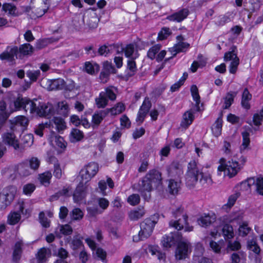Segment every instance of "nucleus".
<instances>
[{
	"label": "nucleus",
	"mask_w": 263,
	"mask_h": 263,
	"mask_svg": "<svg viewBox=\"0 0 263 263\" xmlns=\"http://www.w3.org/2000/svg\"><path fill=\"white\" fill-rule=\"evenodd\" d=\"M15 110H24L30 113L36 114L40 117L49 118L54 111L51 104L41 103L37 100L31 101L27 98L18 97L13 102Z\"/></svg>",
	"instance_id": "obj_1"
},
{
	"label": "nucleus",
	"mask_w": 263,
	"mask_h": 263,
	"mask_svg": "<svg viewBox=\"0 0 263 263\" xmlns=\"http://www.w3.org/2000/svg\"><path fill=\"white\" fill-rule=\"evenodd\" d=\"M199 183L206 187L212 183V179L210 174L207 171H204L203 168L195 161L192 160L188 163L187 171L185 174L186 184L188 186H194L197 182L199 177Z\"/></svg>",
	"instance_id": "obj_2"
},
{
	"label": "nucleus",
	"mask_w": 263,
	"mask_h": 263,
	"mask_svg": "<svg viewBox=\"0 0 263 263\" xmlns=\"http://www.w3.org/2000/svg\"><path fill=\"white\" fill-rule=\"evenodd\" d=\"M161 174L157 170H150L142 179L139 181L137 191L140 192L145 200H148L151 197L150 192L152 190L153 186H157L161 183Z\"/></svg>",
	"instance_id": "obj_3"
},
{
	"label": "nucleus",
	"mask_w": 263,
	"mask_h": 263,
	"mask_svg": "<svg viewBox=\"0 0 263 263\" xmlns=\"http://www.w3.org/2000/svg\"><path fill=\"white\" fill-rule=\"evenodd\" d=\"M220 161L221 164L219 165L217 169L219 175H221V173L223 172L224 176L231 178L235 176L242 168L241 164L233 159L226 162L224 158H221Z\"/></svg>",
	"instance_id": "obj_4"
},
{
	"label": "nucleus",
	"mask_w": 263,
	"mask_h": 263,
	"mask_svg": "<svg viewBox=\"0 0 263 263\" xmlns=\"http://www.w3.org/2000/svg\"><path fill=\"white\" fill-rule=\"evenodd\" d=\"M45 127L55 128L59 133H61L66 128V125L63 118L54 117L48 122H46L44 124H40L36 127L34 130L35 134L40 137H42L43 131Z\"/></svg>",
	"instance_id": "obj_5"
},
{
	"label": "nucleus",
	"mask_w": 263,
	"mask_h": 263,
	"mask_svg": "<svg viewBox=\"0 0 263 263\" xmlns=\"http://www.w3.org/2000/svg\"><path fill=\"white\" fill-rule=\"evenodd\" d=\"M175 220H171L169 222L170 226L174 228L175 229L180 230L185 227V231H192L193 227H187V216L184 214L183 209L181 207L178 208L175 211L172 212Z\"/></svg>",
	"instance_id": "obj_6"
},
{
	"label": "nucleus",
	"mask_w": 263,
	"mask_h": 263,
	"mask_svg": "<svg viewBox=\"0 0 263 263\" xmlns=\"http://www.w3.org/2000/svg\"><path fill=\"white\" fill-rule=\"evenodd\" d=\"M156 222L151 218H146L141 223V230L138 235L133 236V241L138 242L143 240L149 237L152 234Z\"/></svg>",
	"instance_id": "obj_7"
},
{
	"label": "nucleus",
	"mask_w": 263,
	"mask_h": 263,
	"mask_svg": "<svg viewBox=\"0 0 263 263\" xmlns=\"http://www.w3.org/2000/svg\"><path fill=\"white\" fill-rule=\"evenodd\" d=\"M16 193L15 186H10L4 189L0 193V210L5 209L13 200Z\"/></svg>",
	"instance_id": "obj_8"
},
{
	"label": "nucleus",
	"mask_w": 263,
	"mask_h": 263,
	"mask_svg": "<svg viewBox=\"0 0 263 263\" xmlns=\"http://www.w3.org/2000/svg\"><path fill=\"white\" fill-rule=\"evenodd\" d=\"M99 171V165L95 162H90L81 169L79 173V176L82 181L85 183L93 177Z\"/></svg>",
	"instance_id": "obj_9"
},
{
	"label": "nucleus",
	"mask_w": 263,
	"mask_h": 263,
	"mask_svg": "<svg viewBox=\"0 0 263 263\" xmlns=\"http://www.w3.org/2000/svg\"><path fill=\"white\" fill-rule=\"evenodd\" d=\"M192 251L191 244L187 241H180L178 243L176 252L175 257L177 259H184L188 257Z\"/></svg>",
	"instance_id": "obj_10"
},
{
	"label": "nucleus",
	"mask_w": 263,
	"mask_h": 263,
	"mask_svg": "<svg viewBox=\"0 0 263 263\" xmlns=\"http://www.w3.org/2000/svg\"><path fill=\"white\" fill-rule=\"evenodd\" d=\"M21 214L25 215H28L29 213L28 210L24 211V204L21 203L19 205V210L17 212H10L7 217V223L10 225H15L21 220Z\"/></svg>",
	"instance_id": "obj_11"
},
{
	"label": "nucleus",
	"mask_w": 263,
	"mask_h": 263,
	"mask_svg": "<svg viewBox=\"0 0 263 263\" xmlns=\"http://www.w3.org/2000/svg\"><path fill=\"white\" fill-rule=\"evenodd\" d=\"M253 184H254L255 186L256 193L260 195L263 196V177L251 178L248 179L247 181L241 183L242 186H248L249 188Z\"/></svg>",
	"instance_id": "obj_12"
},
{
	"label": "nucleus",
	"mask_w": 263,
	"mask_h": 263,
	"mask_svg": "<svg viewBox=\"0 0 263 263\" xmlns=\"http://www.w3.org/2000/svg\"><path fill=\"white\" fill-rule=\"evenodd\" d=\"M152 106V103L148 97H146L138 112L136 121L142 123Z\"/></svg>",
	"instance_id": "obj_13"
},
{
	"label": "nucleus",
	"mask_w": 263,
	"mask_h": 263,
	"mask_svg": "<svg viewBox=\"0 0 263 263\" xmlns=\"http://www.w3.org/2000/svg\"><path fill=\"white\" fill-rule=\"evenodd\" d=\"M18 53V48L16 46L11 47L8 46L6 50L0 54L1 60H7L8 62H13L16 57Z\"/></svg>",
	"instance_id": "obj_14"
},
{
	"label": "nucleus",
	"mask_w": 263,
	"mask_h": 263,
	"mask_svg": "<svg viewBox=\"0 0 263 263\" xmlns=\"http://www.w3.org/2000/svg\"><path fill=\"white\" fill-rule=\"evenodd\" d=\"M119 46L115 44L103 45L101 46L97 51V53L102 56L107 57L108 55L114 52H119Z\"/></svg>",
	"instance_id": "obj_15"
},
{
	"label": "nucleus",
	"mask_w": 263,
	"mask_h": 263,
	"mask_svg": "<svg viewBox=\"0 0 263 263\" xmlns=\"http://www.w3.org/2000/svg\"><path fill=\"white\" fill-rule=\"evenodd\" d=\"M2 141L4 144L12 146L15 149L19 148L18 141L14 133L8 132L2 135Z\"/></svg>",
	"instance_id": "obj_16"
},
{
	"label": "nucleus",
	"mask_w": 263,
	"mask_h": 263,
	"mask_svg": "<svg viewBox=\"0 0 263 263\" xmlns=\"http://www.w3.org/2000/svg\"><path fill=\"white\" fill-rule=\"evenodd\" d=\"M189 14V11L187 8H183L167 16V18L170 21L181 22L185 19Z\"/></svg>",
	"instance_id": "obj_17"
},
{
	"label": "nucleus",
	"mask_w": 263,
	"mask_h": 263,
	"mask_svg": "<svg viewBox=\"0 0 263 263\" xmlns=\"http://www.w3.org/2000/svg\"><path fill=\"white\" fill-rule=\"evenodd\" d=\"M167 171L170 177H179L183 174V170L178 162H173L167 167Z\"/></svg>",
	"instance_id": "obj_18"
},
{
	"label": "nucleus",
	"mask_w": 263,
	"mask_h": 263,
	"mask_svg": "<svg viewBox=\"0 0 263 263\" xmlns=\"http://www.w3.org/2000/svg\"><path fill=\"white\" fill-rule=\"evenodd\" d=\"M190 45L184 42H179L178 43L175 44L173 47L172 50V52H174L175 53H173V56L169 58L165 59L164 62L170 60L171 59L173 58L179 52H185L189 48Z\"/></svg>",
	"instance_id": "obj_19"
},
{
	"label": "nucleus",
	"mask_w": 263,
	"mask_h": 263,
	"mask_svg": "<svg viewBox=\"0 0 263 263\" xmlns=\"http://www.w3.org/2000/svg\"><path fill=\"white\" fill-rule=\"evenodd\" d=\"M216 215L214 213L204 214L197 220L199 225L202 227H207L216 220Z\"/></svg>",
	"instance_id": "obj_20"
},
{
	"label": "nucleus",
	"mask_w": 263,
	"mask_h": 263,
	"mask_svg": "<svg viewBox=\"0 0 263 263\" xmlns=\"http://www.w3.org/2000/svg\"><path fill=\"white\" fill-rule=\"evenodd\" d=\"M64 86V80L61 78L48 80L47 81V89L49 90H62Z\"/></svg>",
	"instance_id": "obj_21"
},
{
	"label": "nucleus",
	"mask_w": 263,
	"mask_h": 263,
	"mask_svg": "<svg viewBox=\"0 0 263 263\" xmlns=\"http://www.w3.org/2000/svg\"><path fill=\"white\" fill-rule=\"evenodd\" d=\"M194 119V115L193 111L190 110L186 111L184 113L182 116V119L180 123V126L187 128L192 123Z\"/></svg>",
	"instance_id": "obj_22"
},
{
	"label": "nucleus",
	"mask_w": 263,
	"mask_h": 263,
	"mask_svg": "<svg viewBox=\"0 0 263 263\" xmlns=\"http://www.w3.org/2000/svg\"><path fill=\"white\" fill-rule=\"evenodd\" d=\"M108 114V110L104 109L96 111L92 117L93 125L98 126Z\"/></svg>",
	"instance_id": "obj_23"
},
{
	"label": "nucleus",
	"mask_w": 263,
	"mask_h": 263,
	"mask_svg": "<svg viewBox=\"0 0 263 263\" xmlns=\"http://www.w3.org/2000/svg\"><path fill=\"white\" fill-rule=\"evenodd\" d=\"M85 188L83 186V182L82 181L77 186L73 193V199L76 202H78L82 200L85 197Z\"/></svg>",
	"instance_id": "obj_24"
},
{
	"label": "nucleus",
	"mask_w": 263,
	"mask_h": 263,
	"mask_svg": "<svg viewBox=\"0 0 263 263\" xmlns=\"http://www.w3.org/2000/svg\"><path fill=\"white\" fill-rule=\"evenodd\" d=\"M135 59H129L127 62L126 70L125 71L126 76L127 77H131L134 76L137 71V68Z\"/></svg>",
	"instance_id": "obj_25"
},
{
	"label": "nucleus",
	"mask_w": 263,
	"mask_h": 263,
	"mask_svg": "<svg viewBox=\"0 0 263 263\" xmlns=\"http://www.w3.org/2000/svg\"><path fill=\"white\" fill-rule=\"evenodd\" d=\"M126 57L129 59H136L138 58L139 54L137 51H135L134 45L132 44L127 45L123 49Z\"/></svg>",
	"instance_id": "obj_26"
},
{
	"label": "nucleus",
	"mask_w": 263,
	"mask_h": 263,
	"mask_svg": "<svg viewBox=\"0 0 263 263\" xmlns=\"http://www.w3.org/2000/svg\"><path fill=\"white\" fill-rule=\"evenodd\" d=\"M176 240L172 233H170L168 235H165L163 236L161 240V244L165 249L171 248L174 246Z\"/></svg>",
	"instance_id": "obj_27"
},
{
	"label": "nucleus",
	"mask_w": 263,
	"mask_h": 263,
	"mask_svg": "<svg viewBox=\"0 0 263 263\" xmlns=\"http://www.w3.org/2000/svg\"><path fill=\"white\" fill-rule=\"evenodd\" d=\"M117 92V88L112 86L107 87L105 89L104 91H101V92L104 95L105 97H106L108 100H109L112 101L116 99Z\"/></svg>",
	"instance_id": "obj_28"
},
{
	"label": "nucleus",
	"mask_w": 263,
	"mask_h": 263,
	"mask_svg": "<svg viewBox=\"0 0 263 263\" xmlns=\"http://www.w3.org/2000/svg\"><path fill=\"white\" fill-rule=\"evenodd\" d=\"M251 98V94L249 92L248 89L246 88L242 92L241 102V105L244 108L248 109L250 108L249 101Z\"/></svg>",
	"instance_id": "obj_29"
},
{
	"label": "nucleus",
	"mask_w": 263,
	"mask_h": 263,
	"mask_svg": "<svg viewBox=\"0 0 263 263\" xmlns=\"http://www.w3.org/2000/svg\"><path fill=\"white\" fill-rule=\"evenodd\" d=\"M14 125L16 126H21V130H24L27 127L29 120L24 116H18L13 120Z\"/></svg>",
	"instance_id": "obj_30"
},
{
	"label": "nucleus",
	"mask_w": 263,
	"mask_h": 263,
	"mask_svg": "<svg viewBox=\"0 0 263 263\" xmlns=\"http://www.w3.org/2000/svg\"><path fill=\"white\" fill-rule=\"evenodd\" d=\"M83 137L82 132L77 128H72L69 135V140L72 143H75L80 141Z\"/></svg>",
	"instance_id": "obj_31"
},
{
	"label": "nucleus",
	"mask_w": 263,
	"mask_h": 263,
	"mask_svg": "<svg viewBox=\"0 0 263 263\" xmlns=\"http://www.w3.org/2000/svg\"><path fill=\"white\" fill-rule=\"evenodd\" d=\"M99 69V66L96 63L91 62H86L84 65V70L87 73L90 74H94L96 71H98Z\"/></svg>",
	"instance_id": "obj_32"
},
{
	"label": "nucleus",
	"mask_w": 263,
	"mask_h": 263,
	"mask_svg": "<svg viewBox=\"0 0 263 263\" xmlns=\"http://www.w3.org/2000/svg\"><path fill=\"white\" fill-rule=\"evenodd\" d=\"M191 94L193 97L194 101L196 102V111H199L200 110L199 104L200 103V97L198 93V89L196 85H193L191 88Z\"/></svg>",
	"instance_id": "obj_33"
},
{
	"label": "nucleus",
	"mask_w": 263,
	"mask_h": 263,
	"mask_svg": "<svg viewBox=\"0 0 263 263\" xmlns=\"http://www.w3.org/2000/svg\"><path fill=\"white\" fill-rule=\"evenodd\" d=\"M30 169L27 163H22L18 165L17 171L21 176L26 177L31 174Z\"/></svg>",
	"instance_id": "obj_34"
},
{
	"label": "nucleus",
	"mask_w": 263,
	"mask_h": 263,
	"mask_svg": "<svg viewBox=\"0 0 263 263\" xmlns=\"http://www.w3.org/2000/svg\"><path fill=\"white\" fill-rule=\"evenodd\" d=\"M222 232L224 239L227 240L231 239L234 236L233 227L229 224L223 226Z\"/></svg>",
	"instance_id": "obj_35"
},
{
	"label": "nucleus",
	"mask_w": 263,
	"mask_h": 263,
	"mask_svg": "<svg viewBox=\"0 0 263 263\" xmlns=\"http://www.w3.org/2000/svg\"><path fill=\"white\" fill-rule=\"evenodd\" d=\"M180 188V182L176 181L174 179H170L169 180L168 189L171 194L174 195L177 194Z\"/></svg>",
	"instance_id": "obj_36"
},
{
	"label": "nucleus",
	"mask_w": 263,
	"mask_h": 263,
	"mask_svg": "<svg viewBox=\"0 0 263 263\" xmlns=\"http://www.w3.org/2000/svg\"><path fill=\"white\" fill-rule=\"evenodd\" d=\"M125 109V105L123 103L119 102L115 105L113 107L111 108H107L106 110H108V114L110 112L111 115H117L122 113L124 111Z\"/></svg>",
	"instance_id": "obj_37"
},
{
	"label": "nucleus",
	"mask_w": 263,
	"mask_h": 263,
	"mask_svg": "<svg viewBox=\"0 0 263 263\" xmlns=\"http://www.w3.org/2000/svg\"><path fill=\"white\" fill-rule=\"evenodd\" d=\"M96 104L99 108H104L108 104V100L101 92L98 98L95 99Z\"/></svg>",
	"instance_id": "obj_38"
},
{
	"label": "nucleus",
	"mask_w": 263,
	"mask_h": 263,
	"mask_svg": "<svg viewBox=\"0 0 263 263\" xmlns=\"http://www.w3.org/2000/svg\"><path fill=\"white\" fill-rule=\"evenodd\" d=\"M145 214V211L143 208L138 210L132 211L129 213V217L132 220H137L141 218Z\"/></svg>",
	"instance_id": "obj_39"
},
{
	"label": "nucleus",
	"mask_w": 263,
	"mask_h": 263,
	"mask_svg": "<svg viewBox=\"0 0 263 263\" xmlns=\"http://www.w3.org/2000/svg\"><path fill=\"white\" fill-rule=\"evenodd\" d=\"M6 109V103L4 101H0V122L2 123L5 122L9 116Z\"/></svg>",
	"instance_id": "obj_40"
},
{
	"label": "nucleus",
	"mask_w": 263,
	"mask_h": 263,
	"mask_svg": "<svg viewBox=\"0 0 263 263\" xmlns=\"http://www.w3.org/2000/svg\"><path fill=\"white\" fill-rule=\"evenodd\" d=\"M59 114L64 116L67 117L69 114V106L66 102L62 101L58 103V110Z\"/></svg>",
	"instance_id": "obj_41"
},
{
	"label": "nucleus",
	"mask_w": 263,
	"mask_h": 263,
	"mask_svg": "<svg viewBox=\"0 0 263 263\" xmlns=\"http://www.w3.org/2000/svg\"><path fill=\"white\" fill-rule=\"evenodd\" d=\"M2 9L5 12H8L9 14L13 16H18V15H20L19 13H17L16 12V7H15V6L11 4H4L2 6Z\"/></svg>",
	"instance_id": "obj_42"
},
{
	"label": "nucleus",
	"mask_w": 263,
	"mask_h": 263,
	"mask_svg": "<svg viewBox=\"0 0 263 263\" xmlns=\"http://www.w3.org/2000/svg\"><path fill=\"white\" fill-rule=\"evenodd\" d=\"M19 51L23 55H27L32 53L33 51V48L30 44L25 43L20 46Z\"/></svg>",
	"instance_id": "obj_43"
},
{
	"label": "nucleus",
	"mask_w": 263,
	"mask_h": 263,
	"mask_svg": "<svg viewBox=\"0 0 263 263\" xmlns=\"http://www.w3.org/2000/svg\"><path fill=\"white\" fill-rule=\"evenodd\" d=\"M161 47V45L159 44H156L151 47L147 51V57L151 59L154 60L156 57V54L158 53L160 48Z\"/></svg>",
	"instance_id": "obj_44"
},
{
	"label": "nucleus",
	"mask_w": 263,
	"mask_h": 263,
	"mask_svg": "<svg viewBox=\"0 0 263 263\" xmlns=\"http://www.w3.org/2000/svg\"><path fill=\"white\" fill-rule=\"evenodd\" d=\"M236 95V92H228L224 98V103L223 106V109L229 108L233 103L234 98Z\"/></svg>",
	"instance_id": "obj_45"
},
{
	"label": "nucleus",
	"mask_w": 263,
	"mask_h": 263,
	"mask_svg": "<svg viewBox=\"0 0 263 263\" xmlns=\"http://www.w3.org/2000/svg\"><path fill=\"white\" fill-rule=\"evenodd\" d=\"M239 196L240 193L239 192H236L230 195L228 198L227 203L223 206V209H226L227 208L230 209L232 207Z\"/></svg>",
	"instance_id": "obj_46"
},
{
	"label": "nucleus",
	"mask_w": 263,
	"mask_h": 263,
	"mask_svg": "<svg viewBox=\"0 0 263 263\" xmlns=\"http://www.w3.org/2000/svg\"><path fill=\"white\" fill-rule=\"evenodd\" d=\"M242 137V143L240 146V150L242 151L243 150L246 149L250 142V134L247 132H243L241 134Z\"/></svg>",
	"instance_id": "obj_47"
},
{
	"label": "nucleus",
	"mask_w": 263,
	"mask_h": 263,
	"mask_svg": "<svg viewBox=\"0 0 263 263\" xmlns=\"http://www.w3.org/2000/svg\"><path fill=\"white\" fill-rule=\"evenodd\" d=\"M84 213L79 208H74L70 213V216L72 220H79L83 217Z\"/></svg>",
	"instance_id": "obj_48"
},
{
	"label": "nucleus",
	"mask_w": 263,
	"mask_h": 263,
	"mask_svg": "<svg viewBox=\"0 0 263 263\" xmlns=\"http://www.w3.org/2000/svg\"><path fill=\"white\" fill-rule=\"evenodd\" d=\"M93 254H95L98 259L101 260L103 262L107 263V253L103 249L101 248H97L96 250L93 251Z\"/></svg>",
	"instance_id": "obj_49"
},
{
	"label": "nucleus",
	"mask_w": 263,
	"mask_h": 263,
	"mask_svg": "<svg viewBox=\"0 0 263 263\" xmlns=\"http://www.w3.org/2000/svg\"><path fill=\"white\" fill-rule=\"evenodd\" d=\"M52 177V174L50 172L47 171L39 175V179L40 182L43 184H48L50 182V180Z\"/></svg>",
	"instance_id": "obj_50"
},
{
	"label": "nucleus",
	"mask_w": 263,
	"mask_h": 263,
	"mask_svg": "<svg viewBox=\"0 0 263 263\" xmlns=\"http://www.w3.org/2000/svg\"><path fill=\"white\" fill-rule=\"evenodd\" d=\"M97 202L100 208V210L102 211V213L104 210L107 209L109 206V202L108 200L103 197H98L96 198Z\"/></svg>",
	"instance_id": "obj_51"
},
{
	"label": "nucleus",
	"mask_w": 263,
	"mask_h": 263,
	"mask_svg": "<svg viewBox=\"0 0 263 263\" xmlns=\"http://www.w3.org/2000/svg\"><path fill=\"white\" fill-rule=\"evenodd\" d=\"M223 245L224 241L222 240L219 241L218 242L211 240L210 242V248L215 253H219Z\"/></svg>",
	"instance_id": "obj_52"
},
{
	"label": "nucleus",
	"mask_w": 263,
	"mask_h": 263,
	"mask_svg": "<svg viewBox=\"0 0 263 263\" xmlns=\"http://www.w3.org/2000/svg\"><path fill=\"white\" fill-rule=\"evenodd\" d=\"M243 214L240 212H236L230 216L229 219L227 220L229 222H233L236 221L237 223L240 224L243 219Z\"/></svg>",
	"instance_id": "obj_53"
},
{
	"label": "nucleus",
	"mask_w": 263,
	"mask_h": 263,
	"mask_svg": "<svg viewBox=\"0 0 263 263\" xmlns=\"http://www.w3.org/2000/svg\"><path fill=\"white\" fill-rule=\"evenodd\" d=\"M251 230V228L248 227L246 222H243L239 226L238 229V234L239 236L244 237L247 236Z\"/></svg>",
	"instance_id": "obj_54"
},
{
	"label": "nucleus",
	"mask_w": 263,
	"mask_h": 263,
	"mask_svg": "<svg viewBox=\"0 0 263 263\" xmlns=\"http://www.w3.org/2000/svg\"><path fill=\"white\" fill-rule=\"evenodd\" d=\"M248 248L250 250L253 251L256 254H259L260 253V248L257 244L256 241L254 239L248 241Z\"/></svg>",
	"instance_id": "obj_55"
},
{
	"label": "nucleus",
	"mask_w": 263,
	"mask_h": 263,
	"mask_svg": "<svg viewBox=\"0 0 263 263\" xmlns=\"http://www.w3.org/2000/svg\"><path fill=\"white\" fill-rule=\"evenodd\" d=\"M241 245L240 243L237 240L234 241L228 240L227 245V250L228 251H237L240 249Z\"/></svg>",
	"instance_id": "obj_56"
},
{
	"label": "nucleus",
	"mask_w": 263,
	"mask_h": 263,
	"mask_svg": "<svg viewBox=\"0 0 263 263\" xmlns=\"http://www.w3.org/2000/svg\"><path fill=\"white\" fill-rule=\"evenodd\" d=\"M171 31L170 28L164 27L161 29L159 32L157 39L158 40L162 41L167 38V37L171 34Z\"/></svg>",
	"instance_id": "obj_57"
},
{
	"label": "nucleus",
	"mask_w": 263,
	"mask_h": 263,
	"mask_svg": "<svg viewBox=\"0 0 263 263\" xmlns=\"http://www.w3.org/2000/svg\"><path fill=\"white\" fill-rule=\"evenodd\" d=\"M222 125V120L221 118H218L215 121L213 125V127H212V130L215 133L216 136H218L221 134Z\"/></svg>",
	"instance_id": "obj_58"
},
{
	"label": "nucleus",
	"mask_w": 263,
	"mask_h": 263,
	"mask_svg": "<svg viewBox=\"0 0 263 263\" xmlns=\"http://www.w3.org/2000/svg\"><path fill=\"white\" fill-rule=\"evenodd\" d=\"M87 215L89 217H95L99 214L102 213V211L100 210L97 206L88 207L87 208Z\"/></svg>",
	"instance_id": "obj_59"
},
{
	"label": "nucleus",
	"mask_w": 263,
	"mask_h": 263,
	"mask_svg": "<svg viewBox=\"0 0 263 263\" xmlns=\"http://www.w3.org/2000/svg\"><path fill=\"white\" fill-rule=\"evenodd\" d=\"M236 47H234L231 51L225 53L224 55V61L225 62L232 61L234 60L235 57H237L235 52Z\"/></svg>",
	"instance_id": "obj_60"
},
{
	"label": "nucleus",
	"mask_w": 263,
	"mask_h": 263,
	"mask_svg": "<svg viewBox=\"0 0 263 263\" xmlns=\"http://www.w3.org/2000/svg\"><path fill=\"white\" fill-rule=\"evenodd\" d=\"M48 250L45 248H41L37 254V258L40 262H44L46 260Z\"/></svg>",
	"instance_id": "obj_61"
},
{
	"label": "nucleus",
	"mask_w": 263,
	"mask_h": 263,
	"mask_svg": "<svg viewBox=\"0 0 263 263\" xmlns=\"http://www.w3.org/2000/svg\"><path fill=\"white\" fill-rule=\"evenodd\" d=\"M239 64V59L238 57H235L234 60L231 61L229 66V71L231 73L234 74L236 72L238 66Z\"/></svg>",
	"instance_id": "obj_62"
},
{
	"label": "nucleus",
	"mask_w": 263,
	"mask_h": 263,
	"mask_svg": "<svg viewBox=\"0 0 263 263\" xmlns=\"http://www.w3.org/2000/svg\"><path fill=\"white\" fill-rule=\"evenodd\" d=\"M140 201V198L139 195L134 194L130 195L127 198V202L132 205L138 204Z\"/></svg>",
	"instance_id": "obj_63"
},
{
	"label": "nucleus",
	"mask_w": 263,
	"mask_h": 263,
	"mask_svg": "<svg viewBox=\"0 0 263 263\" xmlns=\"http://www.w3.org/2000/svg\"><path fill=\"white\" fill-rule=\"evenodd\" d=\"M263 121V109L260 110V111L256 114L253 116V122L254 124L258 126L261 124V122Z\"/></svg>",
	"instance_id": "obj_64"
}]
</instances>
